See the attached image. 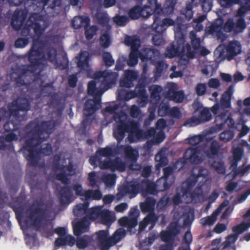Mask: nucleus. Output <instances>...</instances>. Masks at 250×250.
Segmentation results:
<instances>
[{
  "label": "nucleus",
  "mask_w": 250,
  "mask_h": 250,
  "mask_svg": "<svg viewBox=\"0 0 250 250\" xmlns=\"http://www.w3.org/2000/svg\"><path fill=\"white\" fill-rule=\"evenodd\" d=\"M220 149V146L218 142L213 140L211 142L208 149L206 151V155L208 158H214L218 156Z\"/></svg>",
  "instance_id": "nucleus-33"
},
{
  "label": "nucleus",
  "mask_w": 250,
  "mask_h": 250,
  "mask_svg": "<svg viewBox=\"0 0 250 250\" xmlns=\"http://www.w3.org/2000/svg\"><path fill=\"white\" fill-rule=\"evenodd\" d=\"M150 92V98L155 102H158L161 99L162 88L158 85H152L149 89Z\"/></svg>",
  "instance_id": "nucleus-39"
},
{
  "label": "nucleus",
  "mask_w": 250,
  "mask_h": 250,
  "mask_svg": "<svg viewBox=\"0 0 250 250\" xmlns=\"http://www.w3.org/2000/svg\"><path fill=\"white\" fill-rule=\"evenodd\" d=\"M146 77H141L138 81L137 84L136 85L134 90L136 93V96L143 95L146 94Z\"/></svg>",
  "instance_id": "nucleus-35"
},
{
  "label": "nucleus",
  "mask_w": 250,
  "mask_h": 250,
  "mask_svg": "<svg viewBox=\"0 0 250 250\" xmlns=\"http://www.w3.org/2000/svg\"><path fill=\"white\" fill-rule=\"evenodd\" d=\"M27 18L26 14L21 10L14 11L11 19V25L16 31H19L22 27Z\"/></svg>",
  "instance_id": "nucleus-16"
},
{
  "label": "nucleus",
  "mask_w": 250,
  "mask_h": 250,
  "mask_svg": "<svg viewBox=\"0 0 250 250\" xmlns=\"http://www.w3.org/2000/svg\"><path fill=\"white\" fill-rule=\"evenodd\" d=\"M228 111H222L220 114L215 115V122H216L215 131H218L223 129L227 124L230 128L234 127L235 122L230 116H228Z\"/></svg>",
  "instance_id": "nucleus-14"
},
{
  "label": "nucleus",
  "mask_w": 250,
  "mask_h": 250,
  "mask_svg": "<svg viewBox=\"0 0 250 250\" xmlns=\"http://www.w3.org/2000/svg\"><path fill=\"white\" fill-rule=\"evenodd\" d=\"M185 42V37L184 34L181 31L175 33V41L166 49V56L169 58L179 57L183 59L184 50L182 48V44Z\"/></svg>",
  "instance_id": "nucleus-8"
},
{
  "label": "nucleus",
  "mask_w": 250,
  "mask_h": 250,
  "mask_svg": "<svg viewBox=\"0 0 250 250\" xmlns=\"http://www.w3.org/2000/svg\"><path fill=\"white\" fill-rule=\"evenodd\" d=\"M223 20L220 19L213 23L209 28L208 31L210 34H216L218 38L224 36V30L223 27Z\"/></svg>",
  "instance_id": "nucleus-28"
},
{
  "label": "nucleus",
  "mask_w": 250,
  "mask_h": 250,
  "mask_svg": "<svg viewBox=\"0 0 250 250\" xmlns=\"http://www.w3.org/2000/svg\"><path fill=\"white\" fill-rule=\"evenodd\" d=\"M99 177L97 175L96 172L91 171L88 173L87 179L89 183V186L92 188H99L100 186L98 184Z\"/></svg>",
  "instance_id": "nucleus-53"
},
{
  "label": "nucleus",
  "mask_w": 250,
  "mask_h": 250,
  "mask_svg": "<svg viewBox=\"0 0 250 250\" xmlns=\"http://www.w3.org/2000/svg\"><path fill=\"white\" fill-rule=\"evenodd\" d=\"M156 200L153 197H147L145 201L140 204L141 210L143 213L154 211Z\"/></svg>",
  "instance_id": "nucleus-23"
},
{
  "label": "nucleus",
  "mask_w": 250,
  "mask_h": 250,
  "mask_svg": "<svg viewBox=\"0 0 250 250\" xmlns=\"http://www.w3.org/2000/svg\"><path fill=\"white\" fill-rule=\"evenodd\" d=\"M234 134L230 129L226 130L220 133L219 139L224 142H228L230 141L234 137Z\"/></svg>",
  "instance_id": "nucleus-63"
},
{
  "label": "nucleus",
  "mask_w": 250,
  "mask_h": 250,
  "mask_svg": "<svg viewBox=\"0 0 250 250\" xmlns=\"http://www.w3.org/2000/svg\"><path fill=\"white\" fill-rule=\"evenodd\" d=\"M56 125V121L54 120L43 121L41 123L33 120L25 125V129L29 130L26 132L28 138L25 141L22 150L31 166L37 165L41 153L45 156H49L52 153V147L50 144H47L39 150L37 147L49 137L54 131Z\"/></svg>",
  "instance_id": "nucleus-1"
},
{
  "label": "nucleus",
  "mask_w": 250,
  "mask_h": 250,
  "mask_svg": "<svg viewBox=\"0 0 250 250\" xmlns=\"http://www.w3.org/2000/svg\"><path fill=\"white\" fill-rule=\"evenodd\" d=\"M43 205L41 200L34 201L27 210L25 223L27 227H33L36 231L41 232L43 236L49 237L54 234L53 224L46 219V210L42 208Z\"/></svg>",
  "instance_id": "nucleus-3"
},
{
  "label": "nucleus",
  "mask_w": 250,
  "mask_h": 250,
  "mask_svg": "<svg viewBox=\"0 0 250 250\" xmlns=\"http://www.w3.org/2000/svg\"><path fill=\"white\" fill-rule=\"evenodd\" d=\"M99 217L104 225H109L112 223L111 216L108 209H102Z\"/></svg>",
  "instance_id": "nucleus-51"
},
{
  "label": "nucleus",
  "mask_w": 250,
  "mask_h": 250,
  "mask_svg": "<svg viewBox=\"0 0 250 250\" xmlns=\"http://www.w3.org/2000/svg\"><path fill=\"white\" fill-rule=\"evenodd\" d=\"M89 19L87 17H75L72 21V26L74 29H78L83 26V23L86 25L89 24Z\"/></svg>",
  "instance_id": "nucleus-36"
},
{
  "label": "nucleus",
  "mask_w": 250,
  "mask_h": 250,
  "mask_svg": "<svg viewBox=\"0 0 250 250\" xmlns=\"http://www.w3.org/2000/svg\"><path fill=\"white\" fill-rule=\"evenodd\" d=\"M174 23V21L170 18H165L162 20V18H156L153 21L152 27L156 33H163L167 26L173 25Z\"/></svg>",
  "instance_id": "nucleus-18"
},
{
  "label": "nucleus",
  "mask_w": 250,
  "mask_h": 250,
  "mask_svg": "<svg viewBox=\"0 0 250 250\" xmlns=\"http://www.w3.org/2000/svg\"><path fill=\"white\" fill-rule=\"evenodd\" d=\"M125 43L127 46H130V52L128 59H126V63L129 66H134L138 63V58H140L141 52L139 49L140 47V39L134 36H127L125 39Z\"/></svg>",
  "instance_id": "nucleus-7"
},
{
  "label": "nucleus",
  "mask_w": 250,
  "mask_h": 250,
  "mask_svg": "<svg viewBox=\"0 0 250 250\" xmlns=\"http://www.w3.org/2000/svg\"><path fill=\"white\" fill-rule=\"evenodd\" d=\"M193 3L191 2H187L185 8L181 11V13L185 16V18L188 21H189L193 17V12L192 11Z\"/></svg>",
  "instance_id": "nucleus-48"
},
{
  "label": "nucleus",
  "mask_w": 250,
  "mask_h": 250,
  "mask_svg": "<svg viewBox=\"0 0 250 250\" xmlns=\"http://www.w3.org/2000/svg\"><path fill=\"white\" fill-rule=\"evenodd\" d=\"M89 202L85 200L83 204H79L73 208V212L76 217H81L83 215H86L89 207Z\"/></svg>",
  "instance_id": "nucleus-32"
},
{
  "label": "nucleus",
  "mask_w": 250,
  "mask_h": 250,
  "mask_svg": "<svg viewBox=\"0 0 250 250\" xmlns=\"http://www.w3.org/2000/svg\"><path fill=\"white\" fill-rule=\"evenodd\" d=\"M174 182V179L172 178L170 180H167L163 177L157 180L155 184L157 187V190L163 191L170 188L171 185Z\"/></svg>",
  "instance_id": "nucleus-34"
},
{
  "label": "nucleus",
  "mask_w": 250,
  "mask_h": 250,
  "mask_svg": "<svg viewBox=\"0 0 250 250\" xmlns=\"http://www.w3.org/2000/svg\"><path fill=\"white\" fill-rule=\"evenodd\" d=\"M155 160L157 163L155 166L156 170L160 172L161 168L167 166L168 162L165 151H159L155 156Z\"/></svg>",
  "instance_id": "nucleus-25"
},
{
  "label": "nucleus",
  "mask_w": 250,
  "mask_h": 250,
  "mask_svg": "<svg viewBox=\"0 0 250 250\" xmlns=\"http://www.w3.org/2000/svg\"><path fill=\"white\" fill-rule=\"evenodd\" d=\"M118 76L117 72L108 70L96 71L93 74L92 78L94 80L90 81L87 85V93L93 99H88L84 104V113L86 115H92L100 108L101 95L115 84Z\"/></svg>",
  "instance_id": "nucleus-2"
},
{
  "label": "nucleus",
  "mask_w": 250,
  "mask_h": 250,
  "mask_svg": "<svg viewBox=\"0 0 250 250\" xmlns=\"http://www.w3.org/2000/svg\"><path fill=\"white\" fill-rule=\"evenodd\" d=\"M98 31V28L96 25H92L89 26V24L84 25V35L85 38L90 40L96 35Z\"/></svg>",
  "instance_id": "nucleus-49"
},
{
  "label": "nucleus",
  "mask_w": 250,
  "mask_h": 250,
  "mask_svg": "<svg viewBox=\"0 0 250 250\" xmlns=\"http://www.w3.org/2000/svg\"><path fill=\"white\" fill-rule=\"evenodd\" d=\"M125 232L121 229H117L110 236V243L111 247L116 245L125 236Z\"/></svg>",
  "instance_id": "nucleus-44"
},
{
  "label": "nucleus",
  "mask_w": 250,
  "mask_h": 250,
  "mask_svg": "<svg viewBox=\"0 0 250 250\" xmlns=\"http://www.w3.org/2000/svg\"><path fill=\"white\" fill-rule=\"evenodd\" d=\"M241 47L237 41L230 42L226 48L229 57L233 58L241 52Z\"/></svg>",
  "instance_id": "nucleus-30"
},
{
  "label": "nucleus",
  "mask_w": 250,
  "mask_h": 250,
  "mask_svg": "<svg viewBox=\"0 0 250 250\" xmlns=\"http://www.w3.org/2000/svg\"><path fill=\"white\" fill-rule=\"evenodd\" d=\"M90 224V222L86 219V217H83L74 225V234L76 236H79L83 233L88 231Z\"/></svg>",
  "instance_id": "nucleus-19"
},
{
  "label": "nucleus",
  "mask_w": 250,
  "mask_h": 250,
  "mask_svg": "<svg viewBox=\"0 0 250 250\" xmlns=\"http://www.w3.org/2000/svg\"><path fill=\"white\" fill-rule=\"evenodd\" d=\"M138 78L137 72L132 70H126L124 72V75L119 82L120 86L121 87L131 88L134 86L133 82Z\"/></svg>",
  "instance_id": "nucleus-15"
},
{
  "label": "nucleus",
  "mask_w": 250,
  "mask_h": 250,
  "mask_svg": "<svg viewBox=\"0 0 250 250\" xmlns=\"http://www.w3.org/2000/svg\"><path fill=\"white\" fill-rule=\"evenodd\" d=\"M9 133L6 134L4 137L5 141L9 143V144L7 145L2 144L0 146V148L3 150H9L10 151L14 149L13 145L12 144L13 141H17L18 139L17 135L14 133V132H9Z\"/></svg>",
  "instance_id": "nucleus-31"
},
{
  "label": "nucleus",
  "mask_w": 250,
  "mask_h": 250,
  "mask_svg": "<svg viewBox=\"0 0 250 250\" xmlns=\"http://www.w3.org/2000/svg\"><path fill=\"white\" fill-rule=\"evenodd\" d=\"M155 69L154 71L155 75L157 77L161 76L163 70L167 67V65L163 61H159L155 63Z\"/></svg>",
  "instance_id": "nucleus-64"
},
{
  "label": "nucleus",
  "mask_w": 250,
  "mask_h": 250,
  "mask_svg": "<svg viewBox=\"0 0 250 250\" xmlns=\"http://www.w3.org/2000/svg\"><path fill=\"white\" fill-rule=\"evenodd\" d=\"M224 32H233L237 34L242 32L246 27V24L244 18H239L234 22L231 18L229 19L225 24H223Z\"/></svg>",
  "instance_id": "nucleus-11"
},
{
  "label": "nucleus",
  "mask_w": 250,
  "mask_h": 250,
  "mask_svg": "<svg viewBox=\"0 0 250 250\" xmlns=\"http://www.w3.org/2000/svg\"><path fill=\"white\" fill-rule=\"evenodd\" d=\"M189 37L191 39V43L192 48L198 50L201 46V41L200 38L196 37V33L194 31H191L189 33Z\"/></svg>",
  "instance_id": "nucleus-59"
},
{
  "label": "nucleus",
  "mask_w": 250,
  "mask_h": 250,
  "mask_svg": "<svg viewBox=\"0 0 250 250\" xmlns=\"http://www.w3.org/2000/svg\"><path fill=\"white\" fill-rule=\"evenodd\" d=\"M102 59L105 65L108 67L114 64L115 61L110 52H104L102 54Z\"/></svg>",
  "instance_id": "nucleus-62"
},
{
  "label": "nucleus",
  "mask_w": 250,
  "mask_h": 250,
  "mask_svg": "<svg viewBox=\"0 0 250 250\" xmlns=\"http://www.w3.org/2000/svg\"><path fill=\"white\" fill-rule=\"evenodd\" d=\"M167 97L176 103H182L184 99V93L182 91H177L175 86L170 87L167 92Z\"/></svg>",
  "instance_id": "nucleus-24"
},
{
  "label": "nucleus",
  "mask_w": 250,
  "mask_h": 250,
  "mask_svg": "<svg viewBox=\"0 0 250 250\" xmlns=\"http://www.w3.org/2000/svg\"><path fill=\"white\" fill-rule=\"evenodd\" d=\"M115 149H113L108 146L100 148L97 151V153L100 156L106 158L113 157L115 155Z\"/></svg>",
  "instance_id": "nucleus-50"
},
{
  "label": "nucleus",
  "mask_w": 250,
  "mask_h": 250,
  "mask_svg": "<svg viewBox=\"0 0 250 250\" xmlns=\"http://www.w3.org/2000/svg\"><path fill=\"white\" fill-rule=\"evenodd\" d=\"M8 109L10 115L18 117L20 111H23L26 113L30 110V102L26 98L20 97L17 101L10 104Z\"/></svg>",
  "instance_id": "nucleus-10"
},
{
  "label": "nucleus",
  "mask_w": 250,
  "mask_h": 250,
  "mask_svg": "<svg viewBox=\"0 0 250 250\" xmlns=\"http://www.w3.org/2000/svg\"><path fill=\"white\" fill-rule=\"evenodd\" d=\"M44 16L39 13H34L29 16L27 24L22 28L21 31V36L23 38H33V34L31 30L33 29L35 35L41 36L44 32V28L42 27L40 21H43Z\"/></svg>",
  "instance_id": "nucleus-6"
},
{
  "label": "nucleus",
  "mask_w": 250,
  "mask_h": 250,
  "mask_svg": "<svg viewBox=\"0 0 250 250\" xmlns=\"http://www.w3.org/2000/svg\"><path fill=\"white\" fill-rule=\"evenodd\" d=\"M124 152L127 159L132 162H136L138 155L135 153V150L131 146H127L125 148Z\"/></svg>",
  "instance_id": "nucleus-52"
},
{
  "label": "nucleus",
  "mask_w": 250,
  "mask_h": 250,
  "mask_svg": "<svg viewBox=\"0 0 250 250\" xmlns=\"http://www.w3.org/2000/svg\"><path fill=\"white\" fill-rule=\"evenodd\" d=\"M75 243V238L70 235H67L65 236L60 237L57 238L54 242V245L56 247H61L62 246L68 245L73 246Z\"/></svg>",
  "instance_id": "nucleus-27"
},
{
  "label": "nucleus",
  "mask_w": 250,
  "mask_h": 250,
  "mask_svg": "<svg viewBox=\"0 0 250 250\" xmlns=\"http://www.w3.org/2000/svg\"><path fill=\"white\" fill-rule=\"evenodd\" d=\"M141 12H142V7L137 5L132 7L128 11V15L132 20H137L141 17Z\"/></svg>",
  "instance_id": "nucleus-47"
},
{
  "label": "nucleus",
  "mask_w": 250,
  "mask_h": 250,
  "mask_svg": "<svg viewBox=\"0 0 250 250\" xmlns=\"http://www.w3.org/2000/svg\"><path fill=\"white\" fill-rule=\"evenodd\" d=\"M175 3L173 0H167L164 5L163 9L160 4L156 2V4H150L152 9V14H153V21L156 18L160 19L163 16L164 13H171L173 12Z\"/></svg>",
  "instance_id": "nucleus-12"
},
{
  "label": "nucleus",
  "mask_w": 250,
  "mask_h": 250,
  "mask_svg": "<svg viewBox=\"0 0 250 250\" xmlns=\"http://www.w3.org/2000/svg\"><path fill=\"white\" fill-rule=\"evenodd\" d=\"M3 128L7 132H14L19 129V124L14 121L10 120L4 124Z\"/></svg>",
  "instance_id": "nucleus-56"
},
{
  "label": "nucleus",
  "mask_w": 250,
  "mask_h": 250,
  "mask_svg": "<svg viewBox=\"0 0 250 250\" xmlns=\"http://www.w3.org/2000/svg\"><path fill=\"white\" fill-rule=\"evenodd\" d=\"M99 165L102 169H110L113 171L115 170L124 171L126 168L125 163L119 157H116L114 160L100 161Z\"/></svg>",
  "instance_id": "nucleus-13"
},
{
  "label": "nucleus",
  "mask_w": 250,
  "mask_h": 250,
  "mask_svg": "<svg viewBox=\"0 0 250 250\" xmlns=\"http://www.w3.org/2000/svg\"><path fill=\"white\" fill-rule=\"evenodd\" d=\"M160 237L163 242L173 245L174 238L167 230H162L160 233Z\"/></svg>",
  "instance_id": "nucleus-54"
},
{
  "label": "nucleus",
  "mask_w": 250,
  "mask_h": 250,
  "mask_svg": "<svg viewBox=\"0 0 250 250\" xmlns=\"http://www.w3.org/2000/svg\"><path fill=\"white\" fill-rule=\"evenodd\" d=\"M197 117L201 124L210 121L211 119L212 115L208 108L204 107L199 111Z\"/></svg>",
  "instance_id": "nucleus-42"
},
{
  "label": "nucleus",
  "mask_w": 250,
  "mask_h": 250,
  "mask_svg": "<svg viewBox=\"0 0 250 250\" xmlns=\"http://www.w3.org/2000/svg\"><path fill=\"white\" fill-rule=\"evenodd\" d=\"M184 50L183 58L186 57L188 59H193L195 57L196 50H194L189 43L185 45L182 44V48ZM183 50V49H182Z\"/></svg>",
  "instance_id": "nucleus-46"
},
{
  "label": "nucleus",
  "mask_w": 250,
  "mask_h": 250,
  "mask_svg": "<svg viewBox=\"0 0 250 250\" xmlns=\"http://www.w3.org/2000/svg\"><path fill=\"white\" fill-rule=\"evenodd\" d=\"M66 170L71 172L73 170V166L72 164H69L68 165H63L62 167L61 172L56 174V179L57 180L62 182L64 185H68L70 183V179L68 178L69 175L66 172Z\"/></svg>",
  "instance_id": "nucleus-22"
},
{
  "label": "nucleus",
  "mask_w": 250,
  "mask_h": 250,
  "mask_svg": "<svg viewBox=\"0 0 250 250\" xmlns=\"http://www.w3.org/2000/svg\"><path fill=\"white\" fill-rule=\"evenodd\" d=\"M83 195L86 201L90 199L99 200L102 198V193L99 189L95 190L88 189L84 192Z\"/></svg>",
  "instance_id": "nucleus-40"
},
{
  "label": "nucleus",
  "mask_w": 250,
  "mask_h": 250,
  "mask_svg": "<svg viewBox=\"0 0 250 250\" xmlns=\"http://www.w3.org/2000/svg\"><path fill=\"white\" fill-rule=\"evenodd\" d=\"M62 187L59 192L60 204L62 205L69 204L71 202V199L73 196V192L71 188L68 185Z\"/></svg>",
  "instance_id": "nucleus-21"
},
{
  "label": "nucleus",
  "mask_w": 250,
  "mask_h": 250,
  "mask_svg": "<svg viewBox=\"0 0 250 250\" xmlns=\"http://www.w3.org/2000/svg\"><path fill=\"white\" fill-rule=\"evenodd\" d=\"M97 23L102 27H106L109 24V18L107 15L104 13L97 14L96 15Z\"/></svg>",
  "instance_id": "nucleus-55"
},
{
  "label": "nucleus",
  "mask_w": 250,
  "mask_h": 250,
  "mask_svg": "<svg viewBox=\"0 0 250 250\" xmlns=\"http://www.w3.org/2000/svg\"><path fill=\"white\" fill-rule=\"evenodd\" d=\"M248 229V226H247L246 223L243 222L239 225L233 226L232 228V230L234 232V234L237 235L238 237L239 235L242 234Z\"/></svg>",
  "instance_id": "nucleus-57"
},
{
  "label": "nucleus",
  "mask_w": 250,
  "mask_h": 250,
  "mask_svg": "<svg viewBox=\"0 0 250 250\" xmlns=\"http://www.w3.org/2000/svg\"><path fill=\"white\" fill-rule=\"evenodd\" d=\"M116 176L114 174L103 175L101 179L107 187H112L115 184Z\"/></svg>",
  "instance_id": "nucleus-61"
},
{
  "label": "nucleus",
  "mask_w": 250,
  "mask_h": 250,
  "mask_svg": "<svg viewBox=\"0 0 250 250\" xmlns=\"http://www.w3.org/2000/svg\"><path fill=\"white\" fill-rule=\"evenodd\" d=\"M160 55L159 50L154 48H145L140 54V59L143 62H147L150 60L154 61L157 59Z\"/></svg>",
  "instance_id": "nucleus-20"
},
{
  "label": "nucleus",
  "mask_w": 250,
  "mask_h": 250,
  "mask_svg": "<svg viewBox=\"0 0 250 250\" xmlns=\"http://www.w3.org/2000/svg\"><path fill=\"white\" fill-rule=\"evenodd\" d=\"M119 121L120 123L118 125L117 129L114 131L113 135L117 142L120 143L124 138L126 131L120 118Z\"/></svg>",
  "instance_id": "nucleus-37"
},
{
  "label": "nucleus",
  "mask_w": 250,
  "mask_h": 250,
  "mask_svg": "<svg viewBox=\"0 0 250 250\" xmlns=\"http://www.w3.org/2000/svg\"><path fill=\"white\" fill-rule=\"evenodd\" d=\"M45 43L39 39H34L32 45L28 54V60L30 62L27 66V70L33 73L37 71L42 64L43 60L51 62H55L57 58L56 49L50 46H47L45 51Z\"/></svg>",
  "instance_id": "nucleus-4"
},
{
  "label": "nucleus",
  "mask_w": 250,
  "mask_h": 250,
  "mask_svg": "<svg viewBox=\"0 0 250 250\" xmlns=\"http://www.w3.org/2000/svg\"><path fill=\"white\" fill-rule=\"evenodd\" d=\"M10 215L7 211L2 210L0 211V225L4 226L6 224V226L10 228L11 224L9 220Z\"/></svg>",
  "instance_id": "nucleus-60"
},
{
  "label": "nucleus",
  "mask_w": 250,
  "mask_h": 250,
  "mask_svg": "<svg viewBox=\"0 0 250 250\" xmlns=\"http://www.w3.org/2000/svg\"><path fill=\"white\" fill-rule=\"evenodd\" d=\"M102 208L99 207H95L88 208L87 213L84 217L89 222L94 221L100 216Z\"/></svg>",
  "instance_id": "nucleus-38"
},
{
  "label": "nucleus",
  "mask_w": 250,
  "mask_h": 250,
  "mask_svg": "<svg viewBox=\"0 0 250 250\" xmlns=\"http://www.w3.org/2000/svg\"><path fill=\"white\" fill-rule=\"evenodd\" d=\"M101 250H109L111 247L108 230H101L96 233Z\"/></svg>",
  "instance_id": "nucleus-17"
},
{
  "label": "nucleus",
  "mask_w": 250,
  "mask_h": 250,
  "mask_svg": "<svg viewBox=\"0 0 250 250\" xmlns=\"http://www.w3.org/2000/svg\"><path fill=\"white\" fill-rule=\"evenodd\" d=\"M237 235L231 234L226 237L225 241L220 246V250H226L234 244L238 239Z\"/></svg>",
  "instance_id": "nucleus-41"
},
{
  "label": "nucleus",
  "mask_w": 250,
  "mask_h": 250,
  "mask_svg": "<svg viewBox=\"0 0 250 250\" xmlns=\"http://www.w3.org/2000/svg\"><path fill=\"white\" fill-rule=\"evenodd\" d=\"M231 106V101L221 99L220 104L216 103L211 107V110L214 115L220 114L222 111H228L226 109L229 108Z\"/></svg>",
  "instance_id": "nucleus-26"
},
{
  "label": "nucleus",
  "mask_w": 250,
  "mask_h": 250,
  "mask_svg": "<svg viewBox=\"0 0 250 250\" xmlns=\"http://www.w3.org/2000/svg\"><path fill=\"white\" fill-rule=\"evenodd\" d=\"M100 43L104 48H108L111 44L110 35L107 32L102 34L100 38Z\"/></svg>",
  "instance_id": "nucleus-58"
},
{
  "label": "nucleus",
  "mask_w": 250,
  "mask_h": 250,
  "mask_svg": "<svg viewBox=\"0 0 250 250\" xmlns=\"http://www.w3.org/2000/svg\"><path fill=\"white\" fill-rule=\"evenodd\" d=\"M219 208L215 210L211 216H208L201 219V223L203 226H210L213 225L216 220V216L219 213Z\"/></svg>",
  "instance_id": "nucleus-45"
},
{
  "label": "nucleus",
  "mask_w": 250,
  "mask_h": 250,
  "mask_svg": "<svg viewBox=\"0 0 250 250\" xmlns=\"http://www.w3.org/2000/svg\"><path fill=\"white\" fill-rule=\"evenodd\" d=\"M202 161L201 153L197 147H190L187 149L184 153L183 158L176 162V164L180 162L182 164L181 168L186 163L199 164Z\"/></svg>",
  "instance_id": "nucleus-9"
},
{
  "label": "nucleus",
  "mask_w": 250,
  "mask_h": 250,
  "mask_svg": "<svg viewBox=\"0 0 250 250\" xmlns=\"http://www.w3.org/2000/svg\"><path fill=\"white\" fill-rule=\"evenodd\" d=\"M92 238L87 235H84L81 237L75 240L76 246L80 249H83L86 248L91 242Z\"/></svg>",
  "instance_id": "nucleus-43"
},
{
  "label": "nucleus",
  "mask_w": 250,
  "mask_h": 250,
  "mask_svg": "<svg viewBox=\"0 0 250 250\" xmlns=\"http://www.w3.org/2000/svg\"><path fill=\"white\" fill-rule=\"evenodd\" d=\"M202 187L201 186H198V187L194 188L193 191H190V189H185L183 190L182 193L183 198H189V199L186 201V202L191 201L195 198L198 197L201 194Z\"/></svg>",
  "instance_id": "nucleus-29"
},
{
  "label": "nucleus",
  "mask_w": 250,
  "mask_h": 250,
  "mask_svg": "<svg viewBox=\"0 0 250 250\" xmlns=\"http://www.w3.org/2000/svg\"><path fill=\"white\" fill-rule=\"evenodd\" d=\"M146 192L150 194H156L159 191L155 183L152 182L147 179H143L140 182L131 181L127 184L123 185L118 188L116 194L117 198L119 200L124 197L129 195L131 197H135L140 192Z\"/></svg>",
  "instance_id": "nucleus-5"
}]
</instances>
